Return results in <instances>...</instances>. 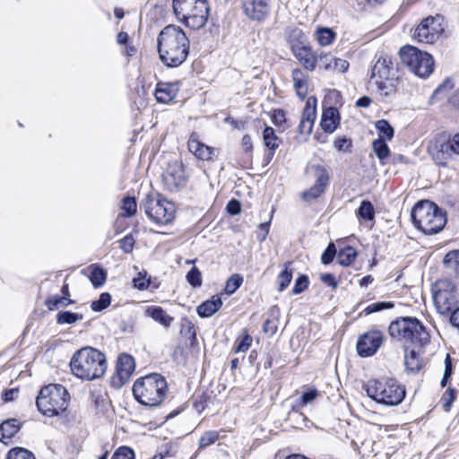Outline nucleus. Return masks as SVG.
<instances>
[{
    "mask_svg": "<svg viewBox=\"0 0 459 459\" xmlns=\"http://www.w3.org/2000/svg\"><path fill=\"white\" fill-rule=\"evenodd\" d=\"M157 41L160 58L166 66L178 67L186 60L189 39L178 26H166L160 32Z\"/></svg>",
    "mask_w": 459,
    "mask_h": 459,
    "instance_id": "f257e3e1",
    "label": "nucleus"
},
{
    "mask_svg": "<svg viewBox=\"0 0 459 459\" xmlns=\"http://www.w3.org/2000/svg\"><path fill=\"white\" fill-rule=\"evenodd\" d=\"M70 368L73 375L82 380L100 378L107 370L106 356L95 348L83 347L74 353Z\"/></svg>",
    "mask_w": 459,
    "mask_h": 459,
    "instance_id": "f03ea898",
    "label": "nucleus"
},
{
    "mask_svg": "<svg viewBox=\"0 0 459 459\" xmlns=\"http://www.w3.org/2000/svg\"><path fill=\"white\" fill-rule=\"evenodd\" d=\"M166 379L160 374L153 373L138 378L133 385L134 399L148 407L160 405L167 395Z\"/></svg>",
    "mask_w": 459,
    "mask_h": 459,
    "instance_id": "7ed1b4c3",
    "label": "nucleus"
},
{
    "mask_svg": "<svg viewBox=\"0 0 459 459\" xmlns=\"http://www.w3.org/2000/svg\"><path fill=\"white\" fill-rule=\"evenodd\" d=\"M411 215L415 227L426 235L438 233L446 223V213L429 200L417 203Z\"/></svg>",
    "mask_w": 459,
    "mask_h": 459,
    "instance_id": "20e7f679",
    "label": "nucleus"
},
{
    "mask_svg": "<svg viewBox=\"0 0 459 459\" xmlns=\"http://www.w3.org/2000/svg\"><path fill=\"white\" fill-rule=\"evenodd\" d=\"M364 388L370 398L387 406L398 405L405 397L404 386L392 377L370 379Z\"/></svg>",
    "mask_w": 459,
    "mask_h": 459,
    "instance_id": "39448f33",
    "label": "nucleus"
},
{
    "mask_svg": "<svg viewBox=\"0 0 459 459\" xmlns=\"http://www.w3.org/2000/svg\"><path fill=\"white\" fill-rule=\"evenodd\" d=\"M173 10L178 20L193 30L203 28L209 14L206 0H173Z\"/></svg>",
    "mask_w": 459,
    "mask_h": 459,
    "instance_id": "423d86ee",
    "label": "nucleus"
},
{
    "mask_svg": "<svg viewBox=\"0 0 459 459\" xmlns=\"http://www.w3.org/2000/svg\"><path fill=\"white\" fill-rule=\"evenodd\" d=\"M68 402L69 394L65 387L59 384H51L39 391L36 404L42 414L53 417L65 411Z\"/></svg>",
    "mask_w": 459,
    "mask_h": 459,
    "instance_id": "0eeeda50",
    "label": "nucleus"
},
{
    "mask_svg": "<svg viewBox=\"0 0 459 459\" xmlns=\"http://www.w3.org/2000/svg\"><path fill=\"white\" fill-rule=\"evenodd\" d=\"M391 336L424 346L429 342V334L415 317H402L390 324Z\"/></svg>",
    "mask_w": 459,
    "mask_h": 459,
    "instance_id": "6e6552de",
    "label": "nucleus"
},
{
    "mask_svg": "<svg viewBox=\"0 0 459 459\" xmlns=\"http://www.w3.org/2000/svg\"><path fill=\"white\" fill-rule=\"evenodd\" d=\"M403 65L420 78L429 77L434 70V60L431 55L421 51L416 47L406 45L399 51Z\"/></svg>",
    "mask_w": 459,
    "mask_h": 459,
    "instance_id": "1a4fd4ad",
    "label": "nucleus"
},
{
    "mask_svg": "<svg viewBox=\"0 0 459 459\" xmlns=\"http://www.w3.org/2000/svg\"><path fill=\"white\" fill-rule=\"evenodd\" d=\"M143 207L149 219L158 224H168L175 217L174 204L160 195H147L143 202Z\"/></svg>",
    "mask_w": 459,
    "mask_h": 459,
    "instance_id": "9d476101",
    "label": "nucleus"
},
{
    "mask_svg": "<svg viewBox=\"0 0 459 459\" xmlns=\"http://www.w3.org/2000/svg\"><path fill=\"white\" fill-rule=\"evenodd\" d=\"M444 19L441 15L423 19L413 32V39L420 43L432 44L444 31Z\"/></svg>",
    "mask_w": 459,
    "mask_h": 459,
    "instance_id": "9b49d317",
    "label": "nucleus"
},
{
    "mask_svg": "<svg viewBox=\"0 0 459 459\" xmlns=\"http://www.w3.org/2000/svg\"><path fill=\"white\" fill-rule=\"evenodd\" d=\"M437 287L433 299L438 312L446 314L453 311L457 303L455 286L451 281H443Z\"/></svg>",
    "mask_w": 459,
    "mask_h": 459,
    "instance_id": "f8f14e48",
    "label": "nucleus"
},
{
    "mask_svg": "<svg viewBox=\"0 0 459 459\" xmlns=\"http://www.w3.org/2000/svg\"><path fill=\"white\" fill-rule=\"evenodd\" d=\"M384 341V334L377 329H371L359 336L357 342V351L361 357L374 355L381 347Z\"/></svg>",
    "mask_w": 459,
    "mask_h": 459,
    "instance_id": "ddd939ff",
    "label": "nucleus"
},
{
    "mask_svg": "<svg viewBox=\"0 0 459 459\" xmlns=\"http://www.w3.org/2000/svg\"><path fill=\"white\" fill-rule=\"evenodd\" d=\"M134 369V359L127 353L120 354L117 360L116 374L111 379L112 385L117 388L124 385L130 379Z\"/></svg>",
    "mask_w": 459,
    "mask_h": 459,
    "instance_id": "4468645a",
    "label": "nucleus"
},
{
    "mask_svg": "<svg viewBox=\"0 0 459 459\" xmlns=\"http://www.w3.org/2000/svg\"><path fill=\"white\" fill-rule=\"evenodd\" d=\"M310 169L313 170L316 181L308 190L302 193V198L307 202L320 196L325 192L330 179L327 169L322 165H312Z\"/></svg>",
    "mask_w": 459,
    "mask_h": 459,
    "instance_id": "2eb2a0df",
    "label": "nucleus"
},
{
    "mask_svg": "<svg viewBox=\"0 0 459 459\" xmlns=\"http://www.w3.org/2000/svg\"><path fill=\"white\" fill-rule=\"evenodd\" d=\"M244 13L251 20L262 22L271 11V0H242Z\"/></svg>",
    "mask_w": 459,
    "mask_h": 459,
    "instance_id": "dca6fc26",
    "label": "nucleus"
},
{
    "mask_svg": "<svg viewBox=\"0 0 459 459\" xmlns=\"http://www.w3.org/2000/svg\"><path fill=\"white\" fill-rule=\"evenodd\" d=\"M188 151L198 160L209 161L218 154V151L201 142L196 133H192L187 141Z\"/></svg>",
    "mask_w": 459,
    "mask_h": 459,
    "instance_id": "f3484780",
    "label": "nucleus"
},
{
    "mask_svg": "<svg viewBox=\"0 0 459 459\" xmlns=\"http://www.w3.org/2000/svg\"><path fill=\"white\" fill-rule=\"evenodd\" d=\"M186 176L181 164L170 166L163 174L164 186L170 192L178 191L185 186Z\"/></svg>",
    "mask_w": 459,
    "mask_h": 459,
    "instance_id": "a211bd4d",
    "label": "nucleus"
},
{
    "mask_svg": "<svg viewBox=\"0 0 459 459\" xmlns=\"http://www.w3.org/2000/svg\"><path fill=\"white\" fill-rule=\"evenodd\" d=\"M429 152L434 161L438 165H446L452 157L453 151L449 141L436 140L429 146Z\"/></svg>",
    "mask_w": 459,
    "mask_h": 459,
    "instance_id": "6ab92c4d",
    "label": "nucleus"
},
{
    "mask_svg": "<svg viewBox=\"0 0 459 459\" xmlns=\"http://www.w3.org/2000/svg\"><path fill=\"white\" fill-rule=\"evenodd\" d=\"M178 83H169V82H159L157 83L154 96L158 102L160 103H169L172 101L178 92Z\"/></svg>",
    "mask_w": 459,
    "mask_h": 459,
    "instance_id": "aec40b11",
    "label": "nucleus"
},
{
    "mask_svg": "<svg viewBox=\"0 0 459 459\" xmlns=\"http://www.w3.org/2000/svg\"><path fill=\"white\" fill-rule=\"evenodd\" d=\"M295 57L304 66L305 69L313 71L316 65V55H315L309 47L300 46L293 48Z\"/></svg>",
    "mask_w": 459,
    "mask_h": 459,
    "instance_id": "412c9836",
    "label": "nucleus"
},
{
    "mask_svg": "<svg viewBox=\"0 0 459 459\" xmlns=\"http://www.w3.org/2000/svg\"><path fill=\"white\" fill-rule=\"evenodd\" d=\"M340 124V114L336 108H325L322 115L321 127L325 133H333Z\"/></svg>",
    "mask_w": 459,
    "mask_h": 459,
    "instance_id": "4be33fe9",
    "label": "nucleus"
},
{
    "mask_svg": "<svg viewBox=\"0 0 459 459\" xmlns=\"http://www.w3.org/2000/svg\"><path fill=\"white\" fill-rule=\"evenodd\" d=\"M144 315L152 318L155 322L168 328L174 321V317L168 315L167 312L159 306H149L144 311Z\"/></svg>",
    "mask_w": 459,
    "mask_h": 459,
    "instance_id": "5701e85b",
    "label": "nucleus"
},
{
    "mask_svg": "<svg viewBox=\"0 0 459 459\" xmlns=\"http://www.w3.org/2000/svg\"><path fill=\"white\" fill-rule=\"evenodd\" d=\"M263 141L268 149L267 160H271L274 155V152L279 148L281 141L276 135L275 130L271 126H265L263 131Z\"/></svg>",
    "mask_w": 459,
    "mask_h": 459,
    "instance_id": "b1692460",
    "label": "nucleus"
},
{
    "mask_svg": "<svg viewBox=\"0 0 459 459\" xmlns=\"http://www.w3.org/2000/svg\"><path fill=\"white\" fill-rule=\"evenodd\" d=\"M222 306V301L220 297L212 296L211 299H208L200 304L197 308V314L201 317H210L215 314Z\"/></svg>",
    "mask_w": 459,
    "mask_h": 459,
    "instance_id": "393cba45",
    "label": "nucleus"
},
{
    "mask_svg": "<svg viewBox=\"0 0 459 459\" xmlns=\"http://www.w3.org/2000/svg\"><path fill=\"white\" fill-rule=\"evenodd\" d=\"M292 80L298 96L304 99L308 90L307 76L300 69H294L292 71Z\"/></svg>",
    "mask_w": 459,
    "mask_h": 459,
    "instance_id": "a878e982",
    "label": "nucleus"
},
{
    "mask_svg": "<svg viewBox=\"0 0 459 459\" xmlns=\"http://www.w3.org/2000/svg\"><path fill=\"white\" fill-rule=\"evenodd\" d=\"M21 424L16 419H8L0 425V440L12 438L20 429Z\"/></svg>",
    "mask_w": 459,
    "mask_h": 459,
    "instance_id": "bb28decb",
    "label": "nucleus"
},
{
    "mask_svg": "<svg viewBox=\"0 0 459 459\" xmlns=\"http://www.w3.org/2000/svg\"><path fill=\"white\" fill-rule=\"evenodd\" d=\"M389 63L386 58H378L372 68L371 81L388 79L390 77Z\"/></svg>",
    "mask_w": 459,
    "mask_h": 459,
    "instance_id": "cd10ccee",
    "label": "nucleus"
},
{
    "mask_svg": "<svg viewBox=\"0 0 459 459\" xmlns=\"http://www.w3.org/2000/svg\"><path fill=\"white\" fill-rule=\"evenodd\" d=\"M404 364L406 369L410 372H417L422 367V363L419 357V354L413 350L410 351L405 350Z\"/></svg>",
    "mask_w": 459,
    "mask_h": 459,
    "instance_id": "c85d7f7f",
    "label": "nucleus"
},
{
    "mask_svg": "<svg viewBox=\"0 0 459 459\" xmlns=\"http://www.w3.org/2000/svg\"><path fill=\"white\" fill-rule=\"evenodd\" d=\"M443 263L447 270L453 271L459 278V250L448 252L445 255Z\"/></svg>",
    "mask_w": 459,
    "mask_h": 459,
    "instance_id": "c756f323",
    "label": "nucleus"
},
{
    "mask_svg": "<svg viewBox=\"0 0 459 459\" xmlns=\"http://www.w3.org/2000/svg\"><path fill=\"white\" fill-rule=\"evenodd\" d=\"M443 263L447 270L453 271L459 278V250L448 252L445 255Z\"/></svg>",
    "mask_w": 459,
    "mask_h": 459,
    "instance_id": "7c9ffc66",
    "label": "nucleus"
},
{
    "mask_svg": "<svg viewBox=\"0 0 459 459\" xmlns=\"http://www.w3.org/2000/svg\"><path fill=\"white\" fill-rule=\"evenodd\" d=\"M372 149L377 157L380 160L382 164H385V160L389 156L390 150L385 139L377 138L372 143Z\"/></svg>",
    "mask_w": 459,
    "mask_h": 459,
    "instance_id": "2f4dec72",
    "label": "nucleus"
},
{
    "mask_svg": "<svg viewBox=\"0 0 459 459\" xmlns=\"http://www.w3.org/2000/svg\"><path fill=\"white\" fill-rule=\"evenodd\" d=\"M357 256V252L352 247H346L341 249L337 255L338 263L342 266H348L352 264Z\"/></svg>",
    "mask_w": 459,
    "mask_h": 459,
    "instance_id": "473e14b6",
    "label": "nucleus"
},
{
    "mask_svg": "<svg viewBox=\"0 0 459 459\" xmlns=\"http://www.w3.org/2000/svg\"><path fill=\"white\" fill-rule=\"evenodd\" d=\"M316 117V99L315 97H309L307 100L301 119L309 121L314 124Z\"/></svg>",
    "mask_w": 459,
    "mask_h": 459,
    "instance_id": "72a5a7b5",
    "label": "nucleus"
},
{
    "mask_svg": "<svg viewBox=\"0 0 459 459\" xmlns=\"http://www.w3.org/2000/svg\"><path fill=\"white\" fill-rule=\"evenodd\" d=\"M357 215L365 221H373L375 218L373 204L368 200H363L357 211Z\"/></svg>",
    "mask_w": 459,
    "mask_h": 459,
    "instance_id": "f704fd0d",
    "label": "nucleus"
},
{
    "mask_svg": "<svg viewBox=\"0 0 459 459\" xmlns=\"http://www.w3.org/2000/svg\"><path fill=\"white\" fill-rule=\"evenodd\" d=\"M379 137L382 139L391 140L394 137V130L393 126L385 119H380L375 124Z\"/></svg>",
    "mask_w": 459,
    "mask_h": 459,
    "instance_id": "c9c22d12",
    "label": "nucleus"
},
{
    "mask_svg": "<svg viewBox=\"0 0 459 459\" xmlns=\"http://www.w3.org/2000/svg\"><path fill=\"white\" fill-rule=\"evenodd\" d=\"M316 39L321 46H329L335 39V33L329 28H320L316 32Z\"/></svg>",
    "mask_w": 459,
    "mask_h": 459,
    "instance_id": "e433bc0d",
    "label": "nucleus"
},
{
    "mask_svg": "<svg viewBox=\"0 0 459 459\" xmlns=\"http://www.w3.org/2000/svg\"><path fill=\"white\" fill-rule=\"evenodd\" d=\"M374 83L377 85L379 93L383 96H390L395 91L394 82L389 78L376 80Z\"/></svg>",
    "mask_w": 459,
    "mask_h": 459,
    "instance_id": "4c0bfd02",
    "label": "nucleus"
},
{
    "mask_svg": "<svg viewBox=\"0 0 459 459\" xmlns=\"http://www.w3.org/2000/svg\"><path fill=\"white\" fill-rule=\"evenodd\" d=\"M122 216L131 217L135 214L137 210L136 201L134 197H125L121 204Z\"/></svg>",
    "mask_w": 459,
    "mask_h": 459,
    "instance_id": "58836bf2",
    "label": "nucleus"
},
{
    "mask_svg": "<svg viewBox=\"0 0 459 459\" xmlns=\"http://www.w3.org/2000/svg\"><path fill=\"white\" fill-rule=\"evenodd\" d=\"M290 263H286L284 264V270L278 276V290L283 291L290 283L292 280V271L289 270Z\"/></svg>",
    "mask_w": 459,
    "mask_h": 459,
    "instance_id": "ea45409f",
    "label": "nucleus"
},
{
    "mask_svg": "<svg viewBox=\"0 0 459 459\" xmlns=\"http://www.w3.org/2000/svg\"><path fill=\"white\" fill-rule=\"evenodd\" d=\"M82 318V315L70 311H61L56 316V321L59 325H71Z\"/></svg>",
    "mask_w": 459,
    "mask_h": 459,
    "instance_id": "a19ab883",
    "label": "nucleus"
},
{
    "mask_svg": "<svg viewBox=\"0 0 459 459\" xmlns=\"http://www.w3.org/2000/svg\"><path fill=\"white\" fill-rule=\"evenodd\" d=\"M71 303H73V300L69 299L65 296H53L46 301V306L49 310H55L57 309L59 307H66Z\"/></svg>",
    "mask_w": 459,
    "mask_h": 459,
    "instance_id": "79ce46f5",
    "label": "nucleus"
},
{
    "mask_svg": "<svg viewBox=\"0 0 459 459\" xmlns=\"http://www.w3.org/2000/svg\"><path fill=\"white\" fill-rule=\"evenodd\" d=\"M110 294L108 292H103L100 294L98 300H94L91 302V307L93 311L100 312L107 308L110 305Z\"/></svg>",
    "mask_w": 459,
    "mask_h": 459,
    "instance_id": "37998d69",
    "label": "nucleus"
},
{
    "mask_svg": "<svg viewBox=\"0 0 459 459\" xmlns=\"http://www.w3.org/2000/svg\"><path fill=\"white\" fill-rule=\"evenodd\" d=\"M219 438V432L215 430H209L204 432L199 439V449H204L214 444Z\"/></svg>",
    "mask_w": 459,
    "mask_h": 459,
    "instance_id": "c03bdc74",
    "label": "nucleus"
},
{
    "mask_svg": "<svg viewBox=\"0 0 459 459\" xmlns=\"http://www.w3.org/2000/svg\"><path fill=\"white\" fill-rule=\"evenodd\" d=\"M6 459H36L33 453L30 451L22 448L15 447L11 449L7 454Z\"/></svg>",
    "mask_w": 459,
    "mask_h": 459,
    "instance_id": "a18cd8bd",
    "label": "nucleus"
},
{
    "mask_svg": "<svg viewBox=\"0 0 459 459\" xmlns=\"http://www.w3.org/2000/svg\"><path fill=\"white\" fill-rule=\"evenodd\" d=\"M90 280L95 287H100L106 281V273L103 269L94 266L91 269Z\"/></svg>",
    "mask_w": 459,
    "mask_h": 459,
    "instance_id": "49530a36",
    "label": "nucleus"
},
{
    "mask_svg": "<svg viewBox=\"0 0 459 459\" xmlns=\"http://www.w3.org/2000/svg\"><path fill=\"white\" fill-rule=\"evenodd\" d=\"M243 282V278L238 274L231 275L225 286V292L229 295L235 293V291L241 286Z\"/></svg>",
    "mask_w": 459,
    "mask_h": 459,
    "instance_id": "de8ad7c7",
    "label": "nucleus"
},
{
    "mask_svg": "<svg viewBox=\"0 0 459 459\" xmlns=\"http://www.w3.org/2000/svg\"><path fill=\"white\" fill-rule=\"evenodd\" d=\"M253 342L252 337L245 331L241 339H238L236 341L234 351L235 352H245L251 346Z\"/></svg>",
    "mask_w": 459,
    "mask_h": 459,
    "instance_id": "09e8293b",
    "label": "nucleus"
},
{
    "mask_svg": "<svg viewBox=\"0 0 459 459\" xmlns=\"http://www.w3.org/2000/svg\"><path fill=\"white\" fill-rule=\"evenodd\" d=\"M333 60L334 56L331 54L321 52L316 55V64L319 67L327 71L331 70Z\"/></svg>",
    "mask_w": 459,
    "mask_h": 459,
    "instance_id": "8fccbe9b",
    "label": "nucleus"
},
{
    "mask_svg": "<svg viewBox=\"0 0 459 459\" xmlns=\"http://www.w3.org/2000/svg\"><path fill=\"white\" fill-rule=\"evenodd\" d=\"M187 282L194 288L202 285V274L199 269L194 266L186 274Z\"/></svg>",
    "mask_w": 459,
    "mask_h": 459,
    "instance_id": "3c124183",
    "label": "nucleus"
},
{
    "mask_svg": "<svg viewBox=\"0 0 459 459\" xmlns=\"http://www.w3.org/2000/svg\"><path fill=\"white\" fill-rule=\"evenodd\" d=\"M392 307H394V304L392 302H385V301L376 302V303H372V304L368 305L367 307H365L364 313L366 315H369V314H372L375 312H378V311L387 309V308H392Z\"/></svg>",
    "mask_w": 459,
    "mask_h": 459,
    "instance_id": "603ef678",
    "label": "nucleus"
},
{
    "mask_svg": "<svg viewBox=\"0 0 459 459\" xmlns=\"http://www.w3.org/2000/svg\"><path fill=\"white\" fill-rule=\"evenodd\" d=\"M111 459H134V452L128 446H120L115 451Z\"/></svg>",
    "mask_w": 459,
    "mask_h": 459,
    "instance_id": "864d4df0",
    "label": "nucleus"
},
{
    "mask_svg": "<svg viewBox=\"0 0 459 459\" xmlns=\"http://www.w3.org/2000/svg\"><path fill=\"white\" fill-rule=\"evenodd\" d=\"M308 283H309V281H308V278L307 275H305V274L299 275L295 281V284L292 289V293L299 294V293L303 292L307 288Z\"/></svg>",
    "mask_w": 459,
    "mask_h": 459,
    "instance_id": "5fc2aeb1",
    "label": "nucleus"
},
{
    "mask_svg": "<svg viewBox=\"0 0 459 459\" xmlns=\"http://www.w3.org/2000/svg\"><path fill=\"white\" fill-rule=\"evenodd\" d=\"M335 254H336L335 246L333 243H330L321 255L322 263L324 264H330L333 260Z\"/></svg>",
    "mask_w": 459,
    "mask_h": 459,
    "instance_id": "6e6d98bb",
    "label": "nucleus"
},
{
    "mask_svg": "<svg viewBox=\"0 0 459 459\" xmlns=\"http://www.w3.org/2000/svg\"><path fill=\"white\" fill-rule=\"evenodd\" d=\"M318 395V392L316 389H307L305 391L300 398V405L305 406L311 403Z\"/></svg>",
    "mask_w": 459,
    "mask_h": 459,
    "instance_id": "4d7b16f0",
    "label": "nucleus"
},
{
    "mask_svg": "<svg viewBox=\"0 0 459 459\" xmlns=\"http://www.w3.org/2000/svg\"><path fill=\"white\" fill-rule=\"evenodd\" d=\"M349 68V63L341 58L334 57V60L332 65V68L330 71H334L338 73H345Z\"/></svg>",
    "mask_w": 459,
    "mask_h": 459,
    "instance_id": "13d9d810",
    "label": "nucleus"
},
{
    "mask_svg": "<svg viewBox=\"0 0 459 459\" xmlns=\"http://www.w3.org/2000/svg\"><path fill=\"white\" fill-rule=\"evenodd\" d=\"M269 228H270V221L260 223L258 226V230L255 232L256 239L259 242H263L268 233H269Z\"/></svg>",
    "mask_w": 459,
    "mask_h": 459,
    "instance_id": "bf43d9fd",
    "label": "nucleus"
},
{
    "mask_svg": "<svg viewBox=\"0 0 459 459\" xmlns=\"http://www.w3.org/2000/svg\"><path fill=\"white\" fill-rule=\"evenodd\" d=\"M149 284L150 280L146 279L145 275H143L141 273L133 280L134 287L140 290H146L149 287Z\"/></svg>",
    "mask_w": 459,
    "mask_h": 459,
    "instance_id": "052dcab7",
    "label": "nucleus"
},
{
    "mask_svg": "<svg viewBox=\"0 0 459 459\" xmlns=\"http://www.w3.org/2000/svg\"><path fill=\"white\" fill-rule=\"evenodd\" d=\"M134 239L133 236L126 235L120 240V247L126 253H131L134 248Z\"/></svg>",
    "mask_w": 459,
    "mask_h": 459,
    "instance_id": "680f3d73",
    "label": "nucleus"
},
{
    "mask_svg": "<svg viewBox=\"0 0 459 459\" xmlns=\"http://www.w3.org/2000/svg\"><path fill=\"white\" fill-rule=\"evenodd\" d=\"M226 210L230 215H237L240 212V203L232 199L228 203Z\"/></svg>",
    "mask_w": 459,
    "mask_h": 459,
    "instance_id": "e2e57ef3",
    "label": "nucleus"
},
{
    "mask_svg": "<svg viewBox=\"0 0 459 459\" xmlns=\"http://www.w3.org/2000/svg\"><path fill=\"white\" fill-rule=\"evenodd\" d=\"M313 126H314L313 123L300 119V122L299 125V134H306V135L310 134L312 132V129H313Z\"/></svg>",
    "mask_w": 459,
    "mask_h": 459,
    "instance_id": "0e129e2a",
    "label": "nucleus"
},
{
    "mask_svg": "<svg viewBox=\"0 0 459 459\" xmlns=\"http://www.w3.org/2000/svg\"><path fill=\"white\" fill-rule=\"evenodd\" d=\"M272 121L277 126H279L282 123H284L285 122V113H284V111L281 110V109L274 110L273 113V116H272Z\"/></svg>",
    "mask_w": 459,
    "mask_h": 459,
    "instance_id": "69168bd1",
    "label": "nucleus"
},
{
    "mask_svg": "<svg viewBox=\"0 0 459 459\" xmlns=\"http://www.w3.org/2000/svg\"><path fill=\"white\" fill-rule=\"evenodd\" d=\"M320 280L326 284L327 286L332 287L333 289L337 288V281L334 276L331 273H324L320 276Z\"/></svg>",
    "mask_w": 459,
    "mask_h": 459,
    "instance_id": "338daca9",
    "label": "nucleus"
},
{
    "mask_svg": "<svg viewBox=\"0 0 459 459\" xmlns=\"http://www.w3.org/2000/svg\"><path fill=\"white\" fill-rule=\"evenodd\" d=\"M351 146V143L347 138H338L334 142V147L338 151H347Z\"/></svg>",
    "mask_w": 459,
    "mask_h": 459,
    "instance_id": "774afa93",
    "label": "nucleus"
}]
</instances>
